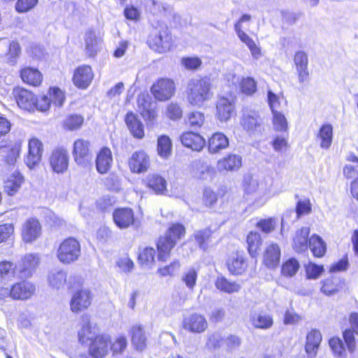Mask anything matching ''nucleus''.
<instances>
[{"mask_svg": "<svg viewBox=\"0 0 358 358\" xmlns=\"http://www.w3.org/2000/svg\"><path fill=\"white\" fill-rule=\"evenodd\" d=\"M185 97L188 104L201 107L211 101L214 96L213 83L208 76H199L190 79L185 88Z\"/></svg>", "mask_w": 358, "mask_h": 358, "instance_id": "nucleus-1", "label": "nucleus"}, {"mask_svg": "<svg viewBox=\"0 0 358 358\" xmlns=\"http://www.w3.org/2000/svg\"><path fill=\"white\" fill-rule=\"evenodd\" d=\"M150 92L157 102H166L172 99L177 92V83L169 77L157 78L150 87Z\"/></svg>", "mask_w": 358, "mask_h": 358, "instance_id": "nucleus-2", "label": "nucleus"}, {"mask_svg": "<svg viewBox=\"0 0 358 358\" xmlns=\"http://www.w3.org/2000/svg\"><path fill=\"white\" fill-rule=\"evenodd\" d=\"M173 43L172 34L166 26L160 29L153 30L147 39L148 46L155 52L160 53L170 50Z\"/></svg>", "mask_w": 358, "mask_h": 358, "instance_id": "nucleus-3", "label": "nucleus"}, {"mask_svg": "<svg viewBox=\"0 0 358 358\" xmlns=\"http://www.w3.org/2000/svg\"><path fill=\"white\" fill-rule=\"evenodd\" d=\"M81 254L79 241L72 237L64 239L57 250V257L60 262L70 264L77 261Z\"/></svg>", "mask_w": 358, "mask_h": 358, "instance_id": "nucleus-4", "label": "nucleus"}, {"mask_svg": "<svg viewBox=\"0 0 358 358\" xmlns=\"http://www.w3.org/2000/svg\"><path fill=\"white\" fill-rule=\"evenodd\" d=\"M182 327L189 333L199 334L208 329V322L204 315L194 312L183 318Z\"/></svg>", "mask_w": 358, "mask_h": 358, "instance_id": "nucleus-5", "label": "nucleus"}, {"mask_svg": "<svg viewBox=\"0 0 358 358\" xmlns=\"http://www.w3.org/2000/svg\"><path fill=\"white\" fill-rule=\"evenodd\" d=\"M42 235V225L35 217L26 220L22 224L20 236L22 241L31 244L36 241Z\"/></svg>", "mask_w": 358, "mask_h": 358, "instance_id": "nucleus-6", "label": "nucleus"}, {"mask_svg": "<svg viewBox=\"0 0 358 358\" xmlns=\"http://www.w3.org/2000/svg\"><path fill=\"white\" fill-rule=\"evenodd\" d=\"M320 292L327 296L339 294L348 291L345 279L340 276L330 275L321 281Z\"/></svg>", "mask_w": 358, "mask_h": 358, "instance_id": "nucleus-7", "label": "nucleus"}, {"mask_svg": "<svg viewBox=\"0 0 358 358\" xmlns=\"http://www.w3.org/2000/svg\"><path fill=\"white\" fill-rule=\"evenodd\" d=\"M150 164V157L144 150L134 152L128 160V166L132 173L139 174L147 172Z\"/></svg>", "mask_w": 358, "mask_h": 358, "instance_id": "nucleus-8", "label": "nucleus"}, {"mask_svg": "<svg viewBox=\"0 0 358 358\" xmlns=\"http://www.w3.org/2000/svg\"><path fill=\"white\" fill-rule=\"evenodd\" d=\"M226 267L232 275H243L248 268V261L243 251H236L228 257Z\"/></svg>", "mask_w": 358, "mask_h": 358, "instance_id": "nucleus-9", "label": "nucleus"}, {"mask_svg": "<svg viewBox=\"0 0 358 358\" xmlns=\"http://www.w3.org/2000/svg\"><path fill=\"white\" fill-rule=\"evenodd\" d=\"M69 157L66 149L57 148L54 149L49 157V164L53 172L63 173L69 166Z\"/></svg>", "mask_w": 358, "mask_h": 358, "instance_id": "nucleus-10", "label": "nucleus"}, {"mask_svg": "<svg viewBox=\"0 0 358 358\" xmlns=\"http://www.w3.org/2000/svg\"><path fill=\"white\" fill-rule=\"evenodd\" d=\"M215 107V117L220 122L228 121L235 112V102L224 96L217 98Z\"/></svg>", "mask_w": 358, "mask_h": 358, "instance_id": "nucleus-11", "label": "nucleus"}, {"mask_svg": "<svg viewBox=\"0 0 358 358\" xmlns=\"http://www.w3.org/2000/svg\"><path fill=\"white\" fill-rule=\"evenodd\" d=\"M182 145L193 151L200 152L206 145L204 137L199 133L193 131H185L180 136Z\"/></svg>", "mask_w": 358, "mask_h": 358, "instance_id": "nucleus-12", "label": "nucleus"}, {"mask_svg": "<svg viewBox=\"0 0 358 358\" xmlns=\"http://www.w3.org/2000/svg\"><path fill=\"white\" fill-rule=\"evenodd\" d=\"M281 259V249L276 243H270L262 253V264L268 268H277Z\"/></svg>", "mask_w": 358, "mask_h": 358, "instance_id": "nucleus-13", "label": "nucleus"}, {"mask_svg": "<svg viewBox=\"0 0 358 358\" xmlns=\"http://www.w3.org/2000/svg\"><path fill=\"white\" fill-rule=\"evenodd\" d=\"M92 293L87 289L75 292L70 301V309L74 313H78L87 309L92 303Z\"/></svg>", "mask_w": 358, "mask_h": 358, "instance_id": "nucleus-14", "label": "nucleus"}, {"mask_svg": "<svg viewBox=\"0 0 358 358\" xmlns=\"http://www.w3.org/2000/svg\"><path fill=\"white\" fill-rule=\"evenodd\" d=\"M43 151V145L40 140L31 138L28 143V154L24 159L27 166L32 169L41 160Z\"/></svg>", "mask_w": 358, "mask_h": 358, "instance_id": "nucleus-15", "label": "nucleus"}, {"mask_svg": "<svg viewBox=\"0 0 358 358\" xmlns=\"http://www.w3.org/2000/svg\"><path fill=\"white\" fill-rule=\"evenodd\" d=\"M322 341V335L318 329H312L308 331L304 344V350L308 357L315 358L317 356Z\"/></svg>", "mask_w": 358, "mask_h": 358, "instance_id": "nucleus-16", "label": "nucleus"}, {"mask_svg": "<svg viewBox=\"0 0 358 358\" xmlns=\"http://www.w3.org/2000/svg\"><path fill=\"white\" fill-rule=\"evenodd\" d=\"M73 155L79 165H85L91 160L90 143L80 138L73 143Z\"/></svg>", "mask_w": 358, "mask_h": 358, "instance_id": "nucleus-17", "label": "nucleus"}, {"mask_svg": "<svg viewBox=\"0 0 358 358\" xmlns=\"http://www.w3.org/2000/svg\"><path fill=\"white\" fill-rule=\"evenodd\" d=\"M176 244L164 235L159 236L156 242L157 259L159 262H166L171 255V252Z\"/></svg>", "mask_w": 358, "mask_h": 358, "instance_id": "nucleus-18", "label": "nucleus"}, {"mask_svg": "<svg viewBox=\"0 0 358 358\" xmlns=\"http://www.w3.org/2000/svg\"><path fill=\"white\" fill-rule=\"evenodd\" d=\"M13 300L25 301L30 299L36 291V287L30 281L23 280L12 285Z\"/></svg>", "mask_w": 358, "mask_h": 358, "instance_id": "nucleus-19", "label": "nucleus"}, {"mask_svg": "<svg viewBox=\"0 0 358 358\" xmlns=\"http://www.w3.org/2000/svg\"><path fill=\"white\" fill-rule=\"evenodd\" d=\"M143 182L148 189L157 195H163L167 192V182L159 174H149L143 180Z\"/></svg>", "mask_w": 358, "mask_h": 358, "instance_id": "nucleus-20", "label": "nucleus"}, {"mask_svg": "<svg viewBox=\"0 0 358 358\" xmlns=\"http://www.w3.org/2000/svg\"><path fill=\"white\" fill-rule=\"evenodd\" d=\"M98 331L96 324H91L89 316L83 315L81 317L80 328L78 331L79 341L82 343H86L88 341H93Z\"/></svg>", "mask_w": 358, "mask_h": 358, "instance_id": "nucleus-21", "label": "nucleus"}, {"mask_svg": "<svg viewBox=\"0 0 358 358\" xmlns=\"http://www.w3.org/2000/svg\"><path fill=\"white\" fill-rule=\"evenodd\" d=\"M113 220L120 229H126L134 224L136 221L134 210L130 208H119L113 212Z\"/></svg>", "mask_w": 358, "mask_h": 358, "instance_id": "nucleus-22", "label": "nucleus"}, {"mask_svg": "<svg viewBox=\"0 0 358 358\" xmlns=\"http://www.w3.org/2000/svg\"><path fill=\"white\" fill-rule=\"evenodd\" d=\"M86 54L92 57L99 51L102 43L100 34L94 29H87L83 36Z\"/></svg>", "mask_w": 358, "mask_h": 358, "instance_id": "nucleus-23", "label": "nucleus"}, {"mask_svg": "<svg viewBox=\"0 0 358 358\" xmlns=\"http://www.w3.org/2000/svg\"><path fill=\"white\" fill-rule=\"evenodd\" d=\"M349 322L353 329H346L343 332L345 343L350 352L356 349V341L354 333L358 335V313H352L349 315Z\"/></svg>", "mask_w": 358, "mask_h": 358, "instance_id": "nucleus-24", "label": "nucleus"}, {"mask_svg": "<svg viewBox=\"0 0 358 358\" xmlns=\"http://www.w3.org/2000/svg\"><path fill=\"white\" fill-rule=\"evenodd\" d=\"M110 342L109 335H97L90 345V354L94 358H103L107 353Z\"/></svg>", "mask_w": 358, "mask_h": 358, "instance_id": "nucleus-25", "label": "nucleus"}, {"mask_svg": "<svg viewBox=\"0 0 358 358\" xmlns=\"http://www.w3.org/2000/svg\"><path fill=\"white\" fill-rule=\"evenodd\" d=\"M94 77L90 66L83 65L78 67L73 76V83L78 88L86 89L90 85Z\"/></svg>", "mask_w": 358, "mask_h": 358, "instance_id": "nucleus-26", "label": "nucleus"}, {"mask_svg": "<svg viewBox=\"0 0 358 358\" xmlns=\"http://www.w3.org/2000/svg\"><path fill=\"white\" fill-rule=\"evenodd\" d=\"M242 166V158L235 154H228L219 159L217 169L220 172H235Z\"/></svg>", "mask_w": 358, "mask_h": 358, "instance_id": "nucleus-27", "label": "nucleus"}, {"mask_svg": "<svg viewBox=\"0 0 358 358\" xmlns=\"http://www.w3.org/2000/svg\"><path fill=\"white\" fill-rule=\"evenodd\" d=\"M14 95L17 105L21 108L27 110L35 108L36 97L31 92L23 88H17L14 90Z\"/></svg>", "mask_w": 358, "mask_h": 358, "instance_id": "nucleus-28", "label": "nucleus"}, {"mask_svg": "<svg viewBox=\"0 0 358 358\" xmlns=\"http://www.w3.org/2000/svg\"><path fill=\"white\" fill-rule=\"evenodd\" d=\"M310 242V228L301 227L296 231L293 238V250L297 253L304 252L308 250Z\"/></svg>", "mask_w": 358, "mask_h": 358, "instance_id": "nucleus-29", "label": "nucleus"}, {"mask_svg": "<svg viewBox=\"0 0 358 358\" xmlns=\"http://www.w3.org/2000/svg\"><path fill=\"white\" fill-rule=\"evenodd\" d=\"M241 125L248 133L261 131L263 129V120L257 113L252 111L243 116Z\"/></svg>", "mask_w": 358, "mask_h": 358, "instance_id": "nucleus-30", "label": "nucleus"}, {"mask_svg": "<svg viewBox=\"0 0 358 358\" xmlns=\"http://www.w3.org/2000/svg\"><path fill=\"white\" fill-rule=\"evenodd\" d=\"M131 341L134 348L142 351L147 347V338L142 325L135 324L131 327L130 331Z\"/></svg>", "mask_w": 358, "mask_h": 358, "instance_id": "nucleus-31", "label": "nucleus"}, {"mask_svg": "<svg viewBox=\"0 0 358 358\" xmlns=\"http://www.w3.org/2000/svg\"><path fill=\"white\" fill-rule=\"evenodd\" d=\"M228 138L221 132L213 134L208 139L207 147L210 153L215 154L229 146Z\"/></svg>", "mask_w": 358, "mask_h": 358, "instance_id": "nucleus-32", "label": "nucleus"}, {"mask_svg": "<svg viewBox=\"0 0 358 358\" xmlns=\"http://www.w3.org/2000/svg\"><path fill=\"white\" fill-rule=\"evenodd\" d=\"M125 122L132 136L137 139H142L145 136L143 123L132 112H129L125 116Z\"/></svg>", "mask_w": 358, "mask_h": 358, "instance_id": "nucleus-33", "label": "nucleus"}, {"mask_svg": "<svg viewBox=\"0 0 358 358\" xmlns=\"http://www.w3.org/2000/svg\"><path fill=\"white\" fill-rule=\"evenodd\" d=\"M111 151L108 148H102L97 155L96 166L101 174L106 173L110 167Z\"/></svg>", "mask_w": 358, "mask_h": 358, "instance_id": "nucleus-34", "label": "nucleus"}, {"mask_svg": "<svg viewBox=\"0 0 358 358\" xmlns=\"http://www.w3.org/2000/svg\"><path fill=\"white\" fill-rule=\"evenodd\" d=\"M247 250L252 257H256L262 243L261 235L255 231H250L246 236Z\"/></svg>", "mask_w": 358, "mask_h": 358, "instance_id": "nucleus-35", "label": "nucleus"}, {"mask_svg": "<svg viewBox=\"0 0 358 358\" xmlns=\"http://www.w3.org/2000/svg\"><path fill=\"white\" fill-rule=\"evenodd\" d=\"M20 76L24 83L33 86H38L43 80L41 72L38 69L31 67L22 69Z\"/></svg>", "mask_w": 358, "mask_h": 358, "instance_id": "nucleus-36", "label": "nucleus"}, {"mask_svg": "<svg viewBox=\"0 0 358 358\" xmlns=\"http://www.w3.org/2000/svg\"><path fill=\"white\" fill-rule=\"evenodd\" d=\"M308 248H310L313 257L315 258H322L327 253L326 243L317 234H313L310 236Z\"/></svg>", "mask_w": 358, "mask_h": 358, "instance_id": "nucleus-37", "label": "nucleus"}, {"mask_svg": "<svg viewBox=\"0 0 358 358\" xmlns=\"http://www.w3.org/2000/svg\"><path fill=\"white\" fill-rule=\"evenodd\" d=\"M67 273L59 269H53L48 275V281L50 287L54 289H62L66 282Z\"/></svg>", "mask_w": 358, "mask_h": 358, "instance_id": "nucleus-38", "label": "nucleus"}, {"mask_svg": "<svg viewBox=\"0 0 358 358\" xmlns=\"http://www.w3.org/2000/svg\"><path fill=\"white\" fill-rule=\"evenodd\" d=\"M214 231L210 227L198 230L194 234V240L199 247L203 251H206L208 248L209 243L211 241Z\"/></svg>", "mask_w": 358, "mask_h": 358, "instance_id": "nucleus-39", "label": "nucleus"}, {"mask_svg": "<svg viewBox=\"0 0 358 358\" xmlns=\"http://www.w3.org/2000/svg\"><path fill=\"white\" fill-rule=\"evenodd\" d=\"M215 287L222 292L233 294L241 289V285L235 281H231L224 276H218L215 281Z\"/></svg>", "mask_w": 358, "mask_h": 358, "instance_id": "nucleus-40", "label": "nucleus"}, {"mask_svg": "<svg viewBox=\"0 0 358 358\" xmlns=\"http://www.w3.org/2000/svg\"><path fill=\"white\" fill-rule=\"evenodd\" d=\"M40 262L41 257L38 254H26L22 259V272H26L31 275L38 266Z\"/></svg>", "mask_w": 358, "mask_h": 358, "instance_id": "nucleus-41", "label": "nucleus"}, {"mask_svg": "<svg viewBox=\"0 0 358 358\" xmlns=\"http://www.w3.org/2000/svg\"><path fill=\"white\" fill-rule=\"evenodd\" d=\"M300 268V263L295 257L284 260L280 267V274L285 278L294 277Z\"/></svg>", "mask_w": 358, "mask_h": 358, "instance_id": "nucleus-42", "label": "nucleus"}, {"mask_svg": "<svg viewBox=\"0 0 358 358\" xmlns=\"http://www.w3.org/2000/svg\"><path fill=\"white\" fill-rule=\"evenodd\" d=\"M157 154L164 159L169 158L172 152V141L169 136L162 134L157 141Z\"/></svg>", "mask_w": 358, "mask_h": 358, "instance_id": "nucleus-43", "label": "nucleus"}, {"mask_svg": "<svg viewBox=\"0 0 358 358\" xmlns=\"http://www.w3.org/2000/svg\"><path fill=\"white\" fill-rule=\"evenodd\" d=\"M22 150V143L16 141L5 148V162L9 166H14Z\"/></svg>", "mask_w": 358, "mask_h": 358, "instance_id": "nucleus-44", "label": "nucleus"}, {"mask_svg": "<svg viewBox=\"0 0 358 358\" xmlns=\"http://www.w3.org/2000/svg\"><path fill=\"white\" fill-rule=\"evenodd\" d=\"M185 234L186 229L184 224L180 222H173L169 226L164 236L177 244L178 241L184 238Z\"/></svg>", "mask_w": 358, "mask_h": 358, "instance_id": "nucleus-45", "label": "nucleus"}, {"mask_svg": "<svg viewBox=\"0 0 358 358\" xmlns=\"http://www.w3.org/2000/svg\"><path fill=\"white\" fill-rule=\"evenodd\" d=\"M22 182V176L19 172L15 171L5 182L4 190L8 195H14L20 188Z\"/></svg>", "mask_w": 358, "mask_h": 358, "instance_id": "nucleus-46", "label": "nucleus"}, {"mask_svg": "<svg viewBox=\"0 0 358 358\" xmlns=\"http://www.w3.org/2000/svg\"><path fill=\"white\" fill-rule=\"evenodd\" d=\"M155 257H157L155 250L152 247L148 246L139 251L137 259L141 266H151L155 263Z\"/></svg>", "mask_w": 358, "mask_h": 358, "instance_id": "nucleus-47", "label": "nucleus"}, {"mask_svg": "<svg viewBox=\"0 0 358 358\" xmlns=\"http://www.w3.org/2000/svg\"><path fill=\"white\" fill-rule=\"evenodd\" d=\"M317 138L320 141V146L322 148L328 149L333 139V127L330 124H322L319 129Z\"/></svg>", "mask_w": 358, "mask_h": 358, "instance_id": "nucleus-48", "label": "nucleus"}, {"mask_svg": "<svg viewBox=\"0 0 358 358\" xmlns=\"http://www.w3.org/2000/svg\"><path fill=\"white\" fill-rule=\"evenodd\" d=\"M15 275V266L10 261L0 262V285L12 280Z\"/></svg>", "mask_w": 358, "mask_h": 358, "instance_id": "nucleus-49", "label": "nucleus"}, {"mask_svg": "<svg viewBox=\"0 0 358 358\" xmlns=\"http://www.w3.org/2000/svg\"><path fill=\"white\" fill-rule=\"evenodd\" d=\"M250 322L255 329H267L273 324V320L271 315L267 314H255L251 316Z\"/></svg>", "mask_w": 358, "mask_h": 358, "instance_id": "nucleus-50", "label": "nucleus"}, {"mask_svg": "<svg viewBox=\"0 0 358 358\" xmlns=\"http://www.w3.org/2000/svg\"><path fill=\"white\" fill-rule=\"evenodd\" d=\"M238 86L240 92L246 96H252L257 91V83L252 77H243Z\"/></svg>", "mask_w": 358, "mask_h": 358, "instance_id": "nucleus-51", "label": "nucleus"}, {"mask_svg": "<svg viewBox=\"0 0 358 358\" xmlns=\"http://www.w3.org/2000/svg\"><path fill=\"white\" fill-rule=\"evenodd\" d=\"M180 267V261L174 259L169 264L159 267L157 273L160 277H173L179 273Z\"/></svg>", "mask_w": 358, "mask_h": 358, "instance_id": "nucleus-52", "label": "nucleus"}, {"mask_svg": "<svg viewBox=\"0 0 358 358\" xmlns=\"http://www.w3.org/2000/svg\"><path fill=\"white\" fill-rule=\"evenodd\" d=\"M187 122L192 128H201L206 122L205 114L198 110L191 111L187 114Z\"/></svg>", "mask_w": 358, "mask_h": 358, "instance_id": "nucleus-53", "label": "nucleus"}, {"mask_svg": "<svg viewBox=\"0 0 358 358\" xmlns=\"http://www.w3.org/2000/svg\"><path fill=\"white\" fill-rule=\"evenodd\" d=\"M166 117L172 120H180L183 116V110L178 102H170L167 104L165 110Z\"/></svg>", "mask_w": 358, "mask_h": 358, "instance_id": "nucleus-54", "label": "nucleus"}, {"mask_svg": "<svg viewBox=\"0 0 358 358\" xmlns=\"http://www.w3.org/2000/svg\"><path fill=\"white\" fill-rule=\"evenodd\" d=\"M346 161L355 164V165L347 164L344 166L343 173L347 179H350L358 174V157L351 153L346 157Z\"/></svg>", "mask_w": 358, "mask_h": 358, "instance_id": "nucleus-55", "label": "nucleus"}, {"mask_svg": "<svg viewBox=\"0 0 358 358\" xmlns=\"http://www.w3.org/2000/svg\"><path fill=\"white\" fill-rule=\"evenodd\" d=\"M238 38L248 46L253 58L258 59L261 57V48L246 33L240 31Z\"/></svg>", "mask_w": 358, "mask_h": 358, "instance_id": "nucleus-56", "label": "nucleus"}, {"mask_svg": "<svg viewBox=\"0 0 358 358\" xmlns=\"http://www.w3.org/2000/svg\"><path fill=\"white\" fill-rule=\"evenodd\" d=\"M306 277L307 279H317L324 271V266L309 262L304 266Z\"/></svg>", "mask_w": 358, "mask_h": 358, "instance_id": "nucleus-57", "label": "nucleus"}, {"mask_svg": "<svg viewBox=\"0 0 358 358\" xmlns=\"http://www.w3.org/2000/svg\"><path fill=\"white\" fill-rule=\"evenodd\" d=\"M218 201V195L210 187H206L203 190L202 203L204 207L212 208Z\"/></svg>", "mask_w": 358, "mask_h": 358, "instance_id": "nucleus-58", "label": "nucleus"}, {"mask_svg": "<svg viewBox=\"0 0 358 358\" xmlns=\"http://www.w3.org/2000/svg\"><path fill=\"white\" fill-rule=\"evenodd\" d=\"M198 278V270L195 268H189L184 272L182 276V281L191 290H192L196 284Z\"/></svg>", "mask_w": 358, "mask_h": 358, "instance_id": "nucleus-59", "label": "nucleus"}, {"mask_svg": "<svg viewBox=\"0 0 358 358\" xmlns=\"http://www.w3.org/2000/svg\"><path fill=\"white\" fill-rule=\"evenodd\" d=\"M256 227L263 233L269 234L273 231L276 227V220L275 217H267L260 219L257 223Z\"/></svg>", "mask_w": 358, "mask_h": 358, "instance_id": "nucleus-60", "label": "nucleus"}, {"mask_svg": "<svg viewBox=\"0 0 358 358\" xmlns=\"http://www.w3.org/2000/svg\"><path fill=\"white\" fill-rule=\"evenodd\" d=\"M312 211V203L309 199H304L297 201L295 206L296 217L299 218L303 215H308Z\"/></svg>", "mask_w": 358, "mask_h": 358, "instance_id": "nucleus-61", "label": "nucleus"}, {"mask_svg": "<svg viewBox=\"0 0 358 358\" xmlns=\"http://www.w3.org/2000/svg\"><path fill=\"white\" fill-rule=\"evenodd\" d=\"M83 120L84 119L81 115H71L66 118L64 126L68 130H76L81 127Z\"/></svg>", "mask_w": 358, "mask_h": 358, "instance_id": "nucleus-62", "label": "nucleus"}, {"mask_svg": "<svg viewBox=\"0 0 358 358\" xmlns=\"http://www.w3.org/2000/svg\"><path fill=\"white\" fill-rule=\"evenodd\" d=\"M273 113V124L275 130L279 131H287V122L286 118L281 113L274 112Z\"/></svg>", "mask_w": 358, "mask_h": 358, "instance_id": "nucleus-63", "label": "nucleus"}, {"mask_svg": "<svg viewBox=\"0 0 358 358\" xmlns=\"http://www.w3.org/2000/svg\"><path fill=\"white\" fill-rule=\"evenodd\" d=\"M128 345L127 338L126 336L120 335L113 341V356L122 355Z\"/></svg>", "mask_w": 358, "mask_h": 358, "instance_id": "nucleus-64", "label": "nucleus"}]
</instances>
